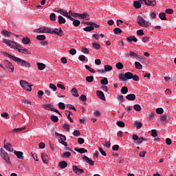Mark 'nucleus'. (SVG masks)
Instances as JSON below:
<instances>
[{"label":"nucleus","mask_w":176,"mask_h":176,"mask_svg":"<svg viewBox=\"0 0 176 176\" xmlns=\"http://www.w3.org/2000/svg\"><path fill=\"white\" fill-rule=\"evenodd\" d=\"M141 3L147 5V6H156V0H140L133 2V6L135 9L141 8Z\"/></svg>","instance_id":"f257e3e1"},{"label":"nucleus","mask_w":176,"mask_h":176,"mask_svg":"<svg viewBox=\"0 0 176 176\" xmlns=\"http://www.w3.org/2000/svg\"><path fill=\"white\" fill-rule=\"evenodd\" d=\"M119 78L122 82H126V81L129 80V79H133V73H131L130 72H128L125 74L121 73L119 74Z\"/></svg>","instance_id":"f03ea898"},{"label":"nucleus","mask_w":176,"mask_h":176,"mask_svg":"<svg viewBox=\"0 0 176 176\" xmlns=\"http://www.w3.org/2000/svg\"><path fill=\"white\" fill-rule=\"evenodd\" d=\"M137 23L141 27H149L151 25V22L146 21L145 19L140 16L137 18Z\"/></svg>","instance_id":"7ed1b4c3"},{"label":"nucleus","mask_w":176,"mask_h":176,"mask_svg":"<svg viewBox=\"0 0 176 176\" xmlns=\"http://www.w3.org/2000/svg\"><path fill=\"white\" fill-rule=\"evenodd\" d=\"M20 85L21 87H23V89L27 91H31V90H32V85H30V82H28L25 80H21L20 81Z\"/></svg>","instance_id":"20e7f679"},{"label":"nucleus","mask_w":176,"mask_h":176,"mask_svg":"<svg viewBox=\"0 0 176 176\" xmlns=\"http://www.w3.org/2000/svg\"><path fill=\"white\" fill-rule=\"evenodd\" d=\"M3 43H6V45H8V46H10V47H14V49L17 50L19 47H20V45L17 44L14 41H9L6 38H4L3 40Z\"/></svg>","instance_id":"39448f33"},{"label":"nucleus","mask_w":176,"mask_h":176,"mask_svg":"<svg viewBox=\"0 0 176 176\" xmlns=\"http://www.w3.org/2000/svg\"><path fill=\"white\" fill-rule=\"evenodd\" d=\"M15 63H18L19 65L21 67H25L26 68H30L31 67V64L21 58L16 57Z\"/></svg>","instance_id":"423d86ee"},{"label":"nucleus","mask_w":176,"mask_h":176,"mask_svg":"<svg viewBox=\"0 0 176 176\" xmlns=\"http://www.w3.org/2000/svg\"><path fill=\"white\" fill-rule=\"evenodd\" d=\"M35 32H38V34H51L52 28L48 27H42L36 30Z\"/></svg>","instance_id":"0eeeda50"},{"label":"nucleus","mask_w":176,"mask_h":176,"mask_svg":"<svg viewBox=\"0 0 176 176\" xmlns=\"http://www.w3.org/2000/svg\"><path fill=\"white\" fill-rule=\"evenodd\" d=\"M1 156L3 157V160L8 163V164H10V157H9V154L6 153V151H3V148H1Z\"/></svg>","instance_id":"6e6552de"},{"label":"nucleus","mask_w":176,"mask_h":176,"mask_svg":"<svg viewBox=\"0 0 176 176\" xmlns=\"http://www.w3.org/2000/svg\"><path fill=\"white\" fill-rule=\"evenodd\" d=\"M133 140H135V142L136 144H138V145H141V143L143 142V141H146V139L144 138H140L138 137V135L136 134H133Z\"/></svg>","instance_id":"1a4fd4ad"},{"label":"nucleus","mask_w":176,"mask_h":176,"mask_svg":"<svg viewBox=\"0 0 176 176\" xmlns=\"http://www.w3.org/2000/svg\"><path fill=\"white\" fill-rule=\"evenodd\" d=\"M4 63L6 64V67L7 69H8L9 72H14V67L13 66V64H12V63H10L8 60H4Z\"/></svg>","instance_id":"9d476101"},{"label":"nucleus","mask_w":176,"mask_h":176,"mask_svg":"<svg viewBox=\"0 0 176 176\" xmlns=\"http://www.w3.org/2000/svg\"><path fill=\"white\" fill-rule=\"evenodd\" d=\"M72 170L77 175H80V174H83L85 170L83 169L78 168L77 166L73 165Z\"/></svg>","instance_id":"9b49d317"},{"label":"nucleus","mask_w":176,"mask_h":176,"mask_svg":"<svg viewBox=\"0 0 176 176\" xmlns=\"http://www.w3.org/2000/svg\"><path fill=\"white\" fill-rule=\"evenodd\" d=\"M50 34H54L55 35H58V36H63V30L61 29V28H59L58 29L55 28L54 30L51 28Z\"/></svg>","instance_id":"f8f14e48"},{"label":"nucleus","mask_w":176,"mask_h":176,"mask_svg":"<svg viewBox=\"0 0 176 176\" xmlns=\"http://www.w3.org/2000/svg\"><path fill=\"white\" fill-rule=\"evenodd\" d=\"M19 53H22L23 54H31V51H28L26 48L23 47H18L16 49Z\"/></svg>","instance_id":"ddd939ff"},{"label":"nucleus","mask_w":176,"mask_h":176,"mask_svg":"<svg viewBox=\"0 0 176 176\" xmlns=\"http://www.w3.org/2000/svg\"><path fill=\"white\" fill-rule=\"evenodd\" d=\"M41 159H42L43 163H45V164H49V156L47 155V153H43L41 154Z\"/></svg>","instance_id":"4468645a"},{"label":"nucleus","mask_w":176,"mask_h":176,"mask_svg":"<svg viewBox=\"0 0 176 176\" xmlns=\"http://www.w3.org/2000/svg\"><path fill=\"white\" fill-rule=\"evenodd\" d=\"M78 17L79 19H82L83 20H90V16L87 13H83V14H78Z\"/></svg>","instance_id":"2eb2a0df"},{"label":"nucleus","mask_w":176,"mask_h":176,"mask_svg":"<svg viewBox=\"0 0 176 176\" xmlns=\"http://www.w3.org/2000/svg\"><path fill=\"white\" fill-rule=\"evenodd\" d=\"M4 149H6V151H8V152H13V146H12V144L10 143H6L3 145Z\"/></svg>","instance_id":"dca6fc26"},{"label":"nucleus","mask_w":176,"mask_h":176,"mask_svg":"<svg viewBox=\"0 0 176 176\" xmlns=\"http://www.w3.org/2000/svg\"><path fill=\"white\" fill-rule=\"evenodd\" d=\"M96 95L100 100H102V101H105V95L104 94V92L102 91H97Z\"/></svg>","instance_id":"f3484780"},{"label":"nucleus","mask_w":176,"mask_h":176,"mask_svg":"<svg viewBox=\"0 0 176 176\" xmlns=\"http://www.w3.org/2000/svg\"><path fill=\"white\" fill-rule=\"evenodd\" d=\"M84 162H85V163H89V164H90V166H94V161L90 160V158H89L87 156L85 155L82 157Z\"/></svg>","instance_id":"a211bd4d"},{"label":"nucleus","mask_w":176,"mask_h":176,"mask_svg":"<svg viewBox=\"0 0 176 176\" xmlns=\"http://www.w3.org/2000/svg\"><path fill=\"white\" fill-rule=\"evenodd\" d=\"M65 115L68 119V120H69V122L71 123H74V120H72V118H71V115H72V113L68 110L65 111Z\"/></svg>","instance_id":"6ab92c4d"},{"label":"nucleus","mask_w":176,"mask_h":176,"mask_svg":"<svg viewBox=\"0 0 176 176\" xmlns=\"http://www.w3.org/2000/svg\"><path fill=\"white\" fill-rule=\"evenodd\" d=\"M58 167H60L61 169L67 168L68 166V163L65 161L60 162L58 164Z\"/></svg>","instance_id":"aec40b11"},{"label":"nucleus","mask_w":176,"mask_h":176,"mask_svg":"<svg viewBox=\"0 0 176 176\" xmlns=\"http://www.w3.org/2000/svg\"><path fill=\"white\" fill-rule=\"evenodd\" d=\"M126 100H129V101H134L135 100V94H130L126 96Z\"/></svg>","instance_id":"412c9836"},{"label":"nucleus","mask_w":176,"mask_h":176,"mask_svg":"<svg viewBox=\"0 0 176 176\" xmlns=\"http://www.w3.org/2000/svg\"><path fill=\"white\" fill-rule=\"evenodd\" d=\"M128 57H134L135 58H141V56H138V54H137L136 53H135L134 52H129V54L127 55Z\"/></svg>","instance_id":"4be33fe9"},{"label":"nucleus","mask_w":176,"mask_h":176,"mask_svg":"<svg viewBox=\"0 0 176 176\" xmlns=\"http://www.w3.org/2000/svg\"><path fill=\"white\" fill-rule=\"evenodd\" d=\"M60 14H62V16H65V17L68 18L69 20H72V16L68 14V12L65 11L64 9H63V12H61Z\"/></svg>","instance_id":"5701e85b"},{"label":"nucleus","mask_w":176,"mask_h":176,"mask_svg":"<svg viewBox=\"0 0 176 176\" xmlns=\"http://www.w3.org/2000/svg\"><path fill=\"white\" fill-rule=\"evenodd\" d=\"M14 155H16L18 159H21L22 160H23V159H24V157H23V152L14 151Z\"/></svg>","instance_id":"b1692460"},{"label":"nucleus","mask_w":176,"mask_h":176,"mask_svg":"<svg viewBox=\"0 0 176 176\" xmlns=\"http://www.w3.org/2000/svg\"><path fill=\"white\" fill-rule=\"evenodd\" d=\"M127 42H129V43H131V42H137V38H135V36H131L129 37H126Z\"/></svg>","instance_id":"393cba45"},{"label":"nucleus","mask_w":176,"mask_h":176,"mask_svg":"<svg viewBox=\"0 0 176 176\" xmlns=\"http://www.w3.org/2000/svg\"><path fill=\"white\" fill-rule=\"evenodd\" d=\"M70 20L71 21H73V25H74V27H79V25H80V21L75 19L74 18H72V19Z\"/></svg>","instance_id":"a878e982"},{"label":"nucleus","mask_w":176,"mask_h":176,"mask_svg":"<svg viewBox=\"0 0 176 176\" xmlns=\"http://www.w3.org/2000/svg\"><path fill=\"white\" fill-rule=\"evenodd\" d=\"M85 24H87V25H91L92 27H94V28H100V25H98L96 23L85 22Z\"/></svg>","instance_id":"bb28decb"},{"label":"nucleus","mask_w":176,"mask_h":176,"mask_svg":"<svg viewBox=\"0 0 176 176\" xmlns=\"http://www.w3.org/2000/svg\"><path fill=\"white\" fill-rule=\"evenodd\" d=\"M37 66L39 71H43V69H45V68H46V65L42 63H38Z\"/></svg>","instance_id":"cd10ccee"},{"label":"nucleus","mask_w":176,"mask_h":176,"mask_svg":"<svg viewBox=\"0 0 176 176\" xmlns=\"http://www.w3.org/2000/svg\"><path fill=\"white\" fill-rule=\"evenodd\" d=\"M71 93L74 97H79V94L78 93V90L76 89V88H72L71 90Z\"/></svg>","instance_id":"c85d7f7f"},{"label":"nucleus","mask_w":176,"mask_h":176,"mask_svg":"<svg viewBox=\"0 0 176 176\" xmlns=\"http://www.w3.org/2000/svg\"><path fill=\"white\" fill-rule=\"evenodd\" d=\"M44 108L45 109H46L47 111H52V109H54V108H53V104H44Z\"/></svg>","instance_id":"c756f323"},{"label":"nucleus","mask_w":176,"mask_h":176,"mask_svg":"<svg viewBox=\"0 0 176 176\" xmlns=\"http://www.w3.org/2000/svg\"><path fill=\"white\" fill-rule=\"evenodd\" d=\"M55 135L56 137H59V138H61L60 140H63V141H67V137H65V135L63 134H60L57 132H55Z\"/></svg>","instance_id":"7c9ffc66"},{"label":"nucleus","mask_w":176,"mask_h":176,"mask_svg":"<svg viewBox=\"0 0 176 176\" xmlns=\"http://www.w3.org/2000/svg\"><path fill=\"white\" fill-rule=\"evenodd\" d=\"M58 20L59 24H65V19H64V17H63V16L59 15L58 16Z\"/></svg>","instance_id":"2f4dec72"},{"label":"nucleus","mask_w":176,"mask_h":176,"mask_svg":"<svg viewBox=\"0 0 176 176\" xmlns=\"http://www.w3.org/2000/svg\"><path fill=\"white\" fill-rule=\"evenodd\" d=\"M3 56H6V57H9V58L12 59L13 61H16V60L17 59V57L13 56L10 54H8L7 52H3Z\"/></svg>","instance_id":"473e14b6"},{"label":"nucleus","mask_w":176,"mask_h":176,"mask_svg":"<svg viewBox=\"0 0 176 176\" xmlns=\"http://www.w3.org/2000/svg\"><path fill=\"white\" fill-rule=\"evenodd\" d=\"M83 30L86 31V32H90V31H94V26L89 25L88 27L84 28Z\"/></svg>","instance_id":"72a5a7b5"},{"label":"nucleus","mask_w":176,"mask_h":176,"mask_svg":"<svg viewBox=\"0 0 176 176\" xmlns=\"http://www.w3.org/2000/svg\"><path fill=\"white\" fill-rule=\"evenodd\" d=\"M30 42H31V40H30L28 37H23L22 38V43H23V45H28Z\"/></svg>","instance_id":"f704fd0d"},{"label":"nucleus","mask_w":176,"mask_h":176,"mask_svg":"<svg viewBox=\"0 0 176 176\" xmlns=\"http://www.w3.org/2000/svg\"><path fill=\"white\" fill-rule=\"evenodd\" d=\"M76 152H78V153H86L87 150L86 148H75Z\"/></svg>","instance_id":"c9c22d12"},{"label":"nucleus","mask_w":176,"mask_h":176,"mask_svg":"<svg viewBox=\"0 0 176 176\" xmlns=\"http://www.w3.org/2000/svg\"><path fill=\"white\" fill-rule=\"evenodd\" d=\"M62 157H64V158H65V159H67V158H68V157H70V156H71V152H69V151H66V152H65V153H63V154H62Z\"/></svg>","instance_id":"e433bc0d"},{"label":"nucleus","mask_w":176,"mask_h":176,"mask_svg":"<svg viewBox=\"0 0 176 176\" xmlns=\"http://www.w3.org/2000/svg\"><path fill=\"white\" fill-rule=\"evenodd\" d=\"M92 47L94 49H96V50H100V49H101V45L97 43H93Z\"/></svg>","instance_id":"4c0bfd02"},{"label":"nucleus","mask_w":176,"mask_h":176,"mask_svg":"<svg viewBox=\"0 0 176 176\" xmlns=\"http://www.w3.org/2000/svg\"><path fill=\"white\" fill-rule=\"evenodd\" d=\"M113 32L116 35H120V34H122V30L119 28H116L113 29Z\"/></svg>","instance_id":"58836bf2"},{"label":"nucleus","mask_w":176,"mask_h":176,"mask_svg":"<svg viewBox=\"0 0 176 176\" xmlns=\"http://www.w3.org/2000/svg\"><path fill=\"white\" fill-rule=\"evenodd\" d=\"M121 93L122 94H127L129 93V88L127 87H122L121 89Z\"/></svg>","instance_id":"ea45409f"},{"label":"nucleus","mask_w":176,"mask_h":176,"mask_svg":"<svg viewBox=\"0 0 176 176\" xmlns=\"http://www.w3.org/2000/svg\"><path fill=\"white\" fill-rule=\"evenodd\" d=\"M159 17L160 20H167V18L166 17V14L164 12H160L159 14Z\"/></svg>","instance_id":"a19ab883"},{"label":"nucleus","mask_w":176,"mask_h":176,"mask_svg":"<svg viewBox=\"0 0 176 176\" xmlns=\"http://www.w3.org/2000/svg\"><path fill=\"white\" fill-rule=\"evenodd\" d=\"M100 85H103V86H107L108 85V78H104L100 80Z\"/></svg>","instance_id":"79ce46f5"},{"label":"nucleus","mask_w":176,"mask_h":176,"mask_svg":"<svg viewBox=\"0 0 176 176\" xmlns=\"http://www.w3.org/2000/svg\"><path fill=\"white\" fill-rule=\"evenodd\" d=\"M85 80H87L88 83H91V82L94 80V77L93 76H87Z\"/></svg>","instance_id":"37998d69"},{"label":"nucleus","mask_w":176,"mask_h":176,"mask_svg":"<svg viewBox=\"0 0 176 176\" xmlns=\"http://www.w3.org/2000/svg\"><path fill=\"white\" fill-rule=\"evenodd\" d=\"M1 34H2L4 36H10V35L12 34V32H8V31H6V30H3V31L1 32Z\"/></svg>","instance_id":"c03bdc74"},{"label":"nucleus","mask_w":176,"mask_h":176,"mask_svg":"<svg viewBox=\"0 0 176 176\" xmlns=\"http://www.w3.org/2000/svg\"><path fill=\"white\" fill-rule=\"evenodd\" d=\"M116 67L117 69H123V67L124 66L123 65V63L120 62V63H116Z\"/></svg>","instance_id":"a18cd8bd"},{"label":"nucleus","mask_w":176,"mask_h":176,"mask_svg":"<svg viewBox=\"0 0 176 176\" xmlns=\"http://www.w3.org/2000/svg\"><path fill=\"white\" fill-rule=\"evenodd\" d=\"M104 72H108V71H112V66L109 65H104Z\"/></svg>","instance_id":"49530a36"},{"label":"nucleus","mask_w":176,"mask_h":176,"mask_svg":"<svg viewBox=\"0 0 176 176\" xmlns=\"http://www.w3.org/2000/svg\"><path fill=\"white\" fill-rule=\"evenodd\" d=\"M85 67L86 68V69L89 71V72H91V74H95L96 73V70H94V69L91 68L90 66H89L87 65H85Z\"/></svg>","instance_id":"de8ad7c7"},{"label":"nucleus","mask_w":176,"mask_h":176,"mask_svg":"<svg viewBox=\"0 0 176 176\" xmlns=\"http://www.w3.org/2000/svg\"><path fill=\"white\" fill-rule=\"evenodd\" d=\"M135 126L136 129H138V130H140V129H141V127H142V124L138 121H136L135 122Z\"/></svg>","instance_id":"09e8293b"},{"label":"nucleus","mask_w":176,"mask_h":176,"mask_svg":"<svg viewBox=\"0 0 176 176\" xmlns=\"http://www.w3.org/2000/svg\"><path fill=\"white\" fill-rule=\"evenodd\" d=\"M36 39L38 41H45V39H46V36L45 35H37Z\"/></svg>","instance_id":"8fccbe9b"},{"label":"nucleus","mask_w":176,"mask_h":176,"mask_svg":"<svg viewBox=\"0 0 176 176\" xmlns=\"http://www.w3.org/2000/svg\"><path fill=\"white\" fill-rule=\"evenodd\" d=\"M50 119L54 123H56V122H58V117H57L56 116H51Z\"/></svg>","instance_id":"3c124183"},{"label":"nucleus","mask_w":176,"mask_h":176,"mask_svg":"<svg viewBox=\"0 0 176 176\" xmlns=\"http://www.w3.org/2000/svg\"><path fill=\"white\" fill-rule=\"evenodd\" d=\"M135 68H137V69H142V65H141V63H140V62H135Z\"/></svg>","instance_id":"603ef678"},{"label":"nucleus","mask_w":176,"mask_h":176,"mask_svg":"<svg viewBox=\"0 0 176 176\" xmlns=\"http://www.w3.org/2000/svg\"><path fill=\"white\" fill-rule=\"evenodd\" d=\"M117 126H118V127H124V126H126V124H124V122H122V121H118L116 122Z\"/></svg>","instance_id":"864d4df0"},{"label":"nucleus","mask_w":176,"mask_h":176,"mask_svg":"<svg viewBox=\"0 0 176 176\" xmlns=\"http://www.w3.org/2000/svg\"><path fill=\"white\" fill-rule=\"evenodd\" d=\"M50 19L51 20V21H56V14L52 13L50 15Z\"/></svg>","instance_id":"5fc2aeb1"},{"label":"nucleus","mask_w":176,"mask_h":176,"mask_svg":"<svg viewBox=\"0 0 176 176\" xmlns=\"http://www.w3.org/2000/svg\"><path fill=\"white\" fill-rule=\"evenodd\" d=\"M151 136H153V138H155V137H157V132L156 131V129L151 130Z\"/></svg>","instance_id":"6e6d98bb"},{"label":"nucleus","mask_w":176,"mask_h":176,"mask_svg":"<svg viewBox=\"0 0 176 176\" xmlns=\"http://www.w3.org/2000/svg\"><path fill=\"white\" fill-rule=\"evenodd\" d=\"M164 112V110L163 108H157L156 109V113H158V115H162Z\"/></svg>","instance_id":"4d7b16f0"},{"label":"nucleus","mask_w":176,"mask_h":176,"mask_svg":"<svg viewBox=\"0 0 176 176\" xmlns=\"http://www.w3.org/2000/svg\"><path fill=\"white\" fill-rule=\"evenodd\" d=\"M31 155L33 157V159L36 161V162H39V158H38V155L36 153H31Z\"/></svg>","instance_id":"13d9d810"},{"label":"nucleus","mask_w":176,"mask_h":176,"mask_svg":"<svg viewBox=\"0 0 176 176\" xmlns=\"http://www.w3.org/2000/svg\"><path fill=\"white\" fill-rule=\"evenodd\" d=\"M133 109H135V111H137L138 112H139V111L141 110V106L140 104H135L133 106Z\"/></svg>","instance_id":"bf43d9fd"},{"label":"nucleus","mask_w":176,"mask_h":176,"mask_svg":"<svg viewBox=\"0 0 176 176\" xmlns=\"http://www.w3.org/2000/svg\"><path fill=\"white\" fill-rule=\"evenodd\" d=\"M167 120V115H162L161 116V118H160V121L161 122H166Z\"/></svg>","instance_id":"052dcab7"},{"label":"nucleus","mask_w":176,"mask_h":176,"mask_svg":"<svg viewBox=\"0 0 176 176\" xmlns=\"http://www.w3.org/2000/svg\"><path fill=\"white\" fill-rule=\"evenodd\" d=\"M137 34L138 35V36H142V35H144L145 33H144V30H139L137 31Z\"/></svg>","instance_id":"680f3d73"},{"label":"nucleus","mask_w":176,"mask_h":176,"mask_svg":"<svg viewBox=\"0 0 176 176\" xmlns=\"http://www.w3.org/2000/svg\"><path fill=\"white\" fill-rule=\"evenodd\" d=\"M82 52L85 53V54H89V53H90V51L87 47H82Z\"/></svg>","instance_id":"e2e57ef3"},{"label":"nucleus","mask_w":176,"mask_h":176,"mask_svg":"<svg viewBox=\"0 0 176 176\" xmlns=\"http://www.w3.org/2000/svg\"><path fill=\"white\" fill-rule=\"evenodd\" d=\"M117 98H118L120 102H124V98H123V95H118Z\"/></svg>","instance_id":"0e129e2a"},{"label":"nucleus","mask_w":176,"mask_h":176,"mask_svg":"<svg viewBox=\"0 0 176 176\" xmlns=\"http://www.w3.org/2000/svg\"><path fill=\"white\" fill-rule=\"evenodd\" d=\"M58 107L60 109H65V104L63 102H59Z\"/></svg>","instance_id":"69168bd1"},{"label":"nucleus","mask_w":176,"mask_h":176,"mask_svg":"<svg viewBox=\"0 0 176 176\" xmlns=\"http://www.w3.org/2000/svg\"><path fill=\"white\" fill-rule=\"evenodd\" d=\"M73 135H74V137H79V135H80V131L75 130L73 133Z\"/></svg>","instance_id":"338daca9"},{"label":"nucleus","mask_w":176,"mask_h":176,"mask_svg":"<svg viewBox=\"0 0 176 176\" xmlns=\"http://www.w3.org/2000/svg\"><path fill=\"white\" fill-rule=\"evenodd\" d=\"M63 129H64L65 130H66V131H69V124H65L63 125Z\"/></svg>","instance_id":"774afa93"}]
</instances>
